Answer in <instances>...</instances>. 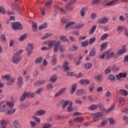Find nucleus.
<instances>
[{
  "label": "nucleus",
  "instance_id": "1",
  "mask_svg": "<svg viewBox=\"0 0 128 128\" xmlns=\"http://www.w3.org/2000/svg\"><path fill=\"white\" fill-rule=\"evenodd\" d=\"M106 60H110V58H112V56L114 58H116L118 56V54H115L114 52H111L110 50H109L108 51L104 52L100 55H99L98 58L102 60L106 58Z\"/></svg>",
  "mask_w": 128,
  "mask_h": 128
},
{
  "label": "nucleus",
  "instance_id": "2",
  "mask_svg": "<svg viewBox=\"0 0 128 128\" xmlns=\"http://www.w3.org/2000/svg\"><path fill=\"white\" fill-rule=\"evenodd\" d=\"M14 106V103L10 102H6V104H4V102H0V112H6L8 110Z\"/></svg>",
  "mask_w": 128,
  "mask_h": 128
},
{
  "label": "nucleus",
  "instance_id": "3",
  "mask_svg": "<svg viewBox=\"0 0 128 128\" xmlns=\"http://www.w3.org/2000/svg\"><path fill=\"white\" fill-rule=\"evenodd\" d=\"M24 52V50H19L17 51L14 56H13V58L12 59V62H14V64H16V62H19L21 60L20 58V54H22V52Z\"/></svg>",
  "mask_w": 128,
  "mask_h": 128
},
{
  "label": "nucleus",
  "instance_id": "4",
  "mask_svg": "<svg viewBox=\"0 0 128 128\" xmlns=\"http://www.w3.org/2000/svg\"><path fill=\"white\" fill-rule=\"evenodd\" d=\"M26 98H34V93L30 92H24L20 98V102H24Z\"/></svg>",
  "mask_w": 128,
  "mask_h": 128
},
{
  "label": "nucleus",
  "instance_id": "5",
  "mask_svg": "<svg viewBox=\"0 0 128 128\" xmlns=\"http://www.w3.org/2000/svg\"><path fill=\"white\" fill-rule=\"evenodd\" d=\"M14 30H22L24 27L20 22H13L11 23Z\"/></svg>",
  "mask_w": 128,
  "mask_h": 128
},
{
  "label": "nucleus",
  "instance_id": "6",
  "mask_svg": "<svg viewBox=\"0 0 128 128\" xmlns=\"http://www.w3.org/2000/svg\"><path fill=\"white\" fill-rule=\"evenodd\" d=\"M104 116V114L103 112H98L96 113L92 114L91 116L93 118L94 122H98L100 120V118Z\"/></svg>",
  "mask_w": 128,
  "mask_h": 128
},
{
  "label": "nucleus",
  "instance_id": "7",
  "mask_svg": "<svg viewBox=\"0 0 128 128\" xmlns=\"http://www.w3.org/2000/svg\"><path fill=\"white\" fill-rule=\"evenodd\" d=\"M66 88H62L58 92H56L54 94V97L58 98L59 96H62V94H66Z\"/></svg>",
  "mask_w": 128,
  "mask_h": 128
},
{
  "label": "nucleus",
  "instance_id": "8",
  "mask_svg": "<svg viewBox=\"0 0 128 128\" xmlns=\"http://www.w3.org/2000/svg\"><path fill=\"white\" fill-rule=\"evenodd\" d=\"M109 20L110 19L108 18L102 17V18H99L97 22L98 24H106V22H108Z\"/></svg>",
  "mask_w": 128,
  "mask_h": 128
},
{
  "label": "nucleus",
  "instance_id": "9",
  "mask_svg": "<svg viewBox=\"0 0 128 128\" xmlns=\"http://www.w3.org/2000/svg\"><path fill=\"white\" fill-rule=\"evenodd\" d=\"M17 86L18 88H20L24 86V79L22 76H20L18 78Z\"/></svg>",
  "mask_w": 128,
  "mask_h": 128
},
{
  "label": "nucleus",
  "instance_id": "10",
  "mask_svg": "<svg viewBox=\"0 0 128 128\" xmlns=\"http://www.w3.org/2000/svg\"><path fill=\"white\" fill-rule=\"evenodd\" d=\"M127 74L126 72H120L118 74L116 75V78L118 80L120 78H126Z\"/></svg>",
  "mask_w": 128,
  "mask_h": 128
},
{
  "label": "nucleus",
  "instance_id": "11",
  "mask_svg": "<svg viewBox=\"0 0 128 128\" xmlns=\"http://www.w3.org/2000/svg\"><path fill=\"white\" fill-rule=\"evenodd\" d=\"M79 82L82 86H88V84H90V81L88 80L81 79Z\"/></svg>",
  "mask_w": 128,
  "mask_h": 128
},
{
  "label": "nucleus",
  "instance_id": "12",
  "mask_svg": "<svg viewBox=\"0 0 128 128\" xmlns=\"http://www.w3.org/2000/svg\"><path fill=\"white\" fill-rule=\"evenodd\" d=\"M47 44L49 48H54V46L56 44V41L55 40L48 41Z\"/></svg>",
  "mask_w": 128,
  "mask_h": 128
},
{
  "label": "nucleus",
  "instance_id": "13",
  "mask_svg": "<svg viewBox=\"0 0 128 128\" xmlns=\"http://www.w3.org/2000/svg\"><path fill=\"white\" fill-rule=\"evenodd\" d=\"M124 52H126V46L124 45L122 46V48L120 50H119L117 52V55L118 54H124Z\"/></svg>",
  "mask_w": 128,
  "mask_h": 128
},
{
  "label": "nucleus",
  "instance_id": "14",
  "mask_svg": "<svg viewBox=\"0 0 128 128\" xmlns=\"http://www.w3.org/2000/svg\"><path fill=\"white\" fill-rule=\"evenodd\" d=\"M84 118L82 117H77L74 118L73 120V122L72 120L70 121V126H72V122H84Z\"/></svg>",
  "mask_w": 128,
  "mask_h": 128
},
{
  "label": "nucleus",
  "instance_id": "15",
  "mask_svg": "<svg viewBox=\"0 0 128 128\" xmlns=\"http://www.w3.org/2000/svg\"><path fill=\"white\" fill-rule=\"evenodd\" d=\"M46 82V80H38L34 83V86H40L44 84Z\"/></svg>",
  "mask_w": 128,
  "mask_h": 128
},
{
  "label": "nucleus",
  "instance_id": "16",
  "mask_svg": "<svg viewBox=\"0 0 128 128\" xmlns=\"http://www.w3.org/2000/svg\"><path fill=\"white\" fill-rule=\"evenodd\" d=\"M76 88H78V84H73L71 86V90L70 91V94H74L76 92Z\"/></svg>",
  "mask_w": 128,
  "mask_h": 128
},
{
  "label": "nucleus",
  "instance_id": "17",
  "mask_svg": "<svg viewBox=\"0 0 128 128\" xmlns=\"http://www.w3.org/2000/svg\"><path fill=\"white\" fill-rule=\"evenodd\" d=\"M46 110H39L34 114V116H44V114H46Z\"/></svg>",
  "mask_w": 128,
  "mask_h": 128
},
{
  "label": "nucleus",
  "instance_id": "18",
  "mask_svg": "<svg viewBox=\"0 0 128 128\" xmlns=\"http://www.w3.org/2000/svg\"><path fill=\"white\" fill-rule=\"evenodd\" d=\"M86 94V91L84 89H79L76 92V96H80V94Z\"/></svg>",
  "mask_w": 128,
  "mask_h": 128
},
{
  "label": "nucleus",
  "instance_id": "19",
  "mask_svg": "<svg viewBox=\"0 0 128 128\" xmlns=\"http://www.w3.org/2000/svg\"><path fill=\"white\" fill-rule=\"evenodd\" d=\"M58 80V76H56V74H54L52 75L51 78L49 79V82H56V80Z\"/></svg>",
  "mask_w": 128,
  "mask_h": 128
},
{
  "label": "nucleus",
  "instance_id": "20",
  "mask_svg": "<svg viewBox=\"0 0 128 128\" xmlns=\"http://www.w3.org/2000/svg\"><path fill=\"white\" fill-rule=\"evenodd\" d=\"M12 108H10L6 112V114L8 116H10V114H12L16 112V109Z\"/></svg>",
  "mask_w": 128,
  "mask_h": 128
},
{
  "label": "nucleus",
  "instance_id": "21",
  "mask_svg": "<svg viewBox=\"0 0 128 128\" xmlns=\"http://www.w3.org/2000/svg\"><path fill=\"white\" fill-rule=\"evenodd\" d=\"M108 80H109L110 82H116V76L114 74H110L108 76Z\"/></svg>",
  "mask_w": 128,
  "mask_h": 128
},
{
  "label": "nucleus",
  "instance_id": "22",
  "mask_svg": "<svg viewBox=\"0 0 128 128\" xmlns=\"http://www.w3.org/2000/svg\"><path fill=\"white\" fill-rule=\"evenodd\" d=\"M60 45V41H58L54 46V52H56L58 50V47Z\"/></svg>",
  "mask_w": 128,
  "mask_h": 128
},
{
  "label": "nucleus",
  "instance_id": "23",
  "mask_svg": "<svg viewBox=\"0 0 128 128\" xmlns=\"http://www.w3.org/2000/svg\"><path fill=\"white\" fill-rule=\"evenodd\" d=\"M67 110L68 112H72V110H74V108H72V102L70 101L68 106L67 108Z\"/></svg>",
  "mask_w": 128,
  "mask_h": 128
},
{
  "label": "nucleus",
  "instance_id": "24",
  "mask_svg": "<svg viewBox=\"0 0 128 128\" xmlns=\"http://www.w3.org/2000/svg\"><path fill=\"white\" fill-rule=\"evenodd\" d=\"M108 44V42H105L102 43L100 46V50H104L106 48Z\"/></svg>",
  "mask_w": 128,
  "mask_h": 128
},
{
  "label": "nucleus",
  "instance_id": "25",
  "mask_svg": "<svg viewBox=\"0 0 128 128\" xmlns=\"http://www.w3.org/2000/svg\"><path fill=\"white\" fill-rule=\"evenodd\" d=\"M61 102H64L62 104V108H66V106L70 104V100H66L64 101V100H62Z\"/></svg>",
  "mask_w": 128,
  "mask_h": 128
},
{
  "label": "nucleus",
  "instance_id": "26",
  "mask_svg": "<svg viewBox=\"0 0 128 128\" xmlns=\"http://www.w3.org/2000/svg\"><path fill=\"white\" fill-rule=\"evenodd\" d=\"M13 125L14 128H20V124L18 123V121L14 120L13 122Z\"/></svg>",
  "mask_w": 128,
  "mask_h": 128
},
{
  "label": "nucleus",
  "instance_id": "27",
  "mask_svg": "<svg viewBox=\"0 0 128 128\" xmlns=\"http://www.w3.org/2000/svg\"><path fill=\"white\" fill-rule=\"evenodd\" d=\"M72 6L70 3L66 4L65 5V9L66 10H74V8L70 6Z\"/></svg>",
  "mask_w": 128,
  "mask_h": 128
},
{
  "label": "nucleus",
  "instance_id": "28",
  "mask_svg": "<svg viewBox=\"0 0 128 128\" xmlns=\"http://www.w3.org/2000/svg\"><path fill=\"white\" fill-rule=\"evenodd\" d=\"M14 82V78H11L10 80H8V82L6 83L7 86H12Z\"/></svg>",
  "mask_w": 128,
  "mask_h": 128
},
{
  "label": "nucleus",
  "instance_id": "29",
  "mask_svg": "<svg viewBox=\"0 0 128 128\" xmlns=\"http://www.w3.org/2000/svg\"><path fill=\"white\" fill-rule=\"evenodd\" d=\"M74 24H76V22H68L65 26V28H70V26H73Z\"/></svg>",
  "mask_w": 128,
  "mask_h": 128
},
{
  "label": "nucleus",
  "instance_id": "30",
  "mask_svg": "<svg viewBox=\"0 0 128 128\" xmlns=\"http://www.w3.org/2000/svg\"><path fill=\"white\" fill-rule=\"evenodd\" d=\"M63 68L65 70H68V62L64 61L63 64Z\"/></svg>",
  "mask_w": 128,
  "mask_h": 128
},
{
  "label": "nucleus",
  "instance_id": "31",
  "mask_svg": "<svg viewBox=\"0 0 128 128\" xmlns=\"http://www.w3.org/2000/svg\"><path fill=\"white\" fill-rule=\"evenodd\" d=\"M120 92H121L122 94L124 96H126L128 95V90L124 89H120Z\"/></svg>",
  "mask_w": 128,
  "mask_h": 128
},
{
  "label": "nucleus",
  "instance_id": "32",
  "mask_svg": "<svg viewBox=\"0 0 128 128\" xmlns=\"http://www.w3.org/2000/svg\"><path fill=\"white\" fill-rule=\"evenodd\" d=\"M120 70V67H118L116 65H114L112 66V72H118V70Z\"/></svg>",
  "mask_w": 128,
  "mask_h": 128
},
{
  "label": "nucleus",
  "instance_id": "33",
  "mask_svg": "<svg viewBox=\"0 0 128 128\" xmlns=\"http://www.w3.org/2000/svg\"><path fill=\"white\" fill-rule=\"evenodd\" d=\"M52 34L50 33L46 34L45 35H44L42 37H41V40H46V38H48L50 36H52Z\"/></svg>",
  "mask_w": 128,
  "mask_h": 128
},
{
  "label": "nucleus",
  "instance_id": "34",
  "mask_svg": "<svg viewBox=\"0 0 128 128\" xmlns=\"http://www.w3.org/2000/svg\"><path fill=\"white\" fill-rule=\"evenodd\" d=\"M96 25H94L91 28L90 30V34H92L96 32Z\"/></svg>",
  "mask_w": 128,
  "mask_h": 128
},
{
  "label": "nucleus",
  "instance_id": "35",
  "mask_svg": "<svg viewBox=\"0 0 128 128\" xmlns=\"http://www.w3.org/2000/svg\"><path fill=\"white\" fill-rule=\"evenodd\" d=\"M27 37H28V34H25L22 35L21 36H20L18 38V40H20V42H22V40H26V38Z\"/></svg>",
  "mask_w": 128,
  "mask_h": 128
},
{
  "label": "nucleus",
  "instance_id": "36",
  "mask_svg": "<svg viewBox=\"0 0 128 128\" xmlns=\"http://www.w3.org/2000/svg\"><path fill=\"white\" fill-rule=\"evenodd\" d=\"M84 66L86 70H90L92 68V64L87 62L85 64Z\"/></svg>",
  "mask_w": 128,
  "mask_h": 128
},
{
  "label": "nucleus",
  "instance_id": "37",
  "mask_svg": "<svg viewBox=\"0 0 128 128\" xmlns=\"http://www.w3.org/2000/svg\"><path fill=\"white\" fill-rule=\"evenodd\" d=\"M47 27H48V23L45 22V23H44L43 24H41V26H40L38 27V30H41L46 28Z\"/></svg>",
  "mask_w": 128,
  "mask_h": 128
},
{
  "label": "nucleus",
  "instance_id": "38",
  "mask_svg": "<svg viewBox=\"0 0 128 128\" xmlns=\"http://www.w3.org/2000/svg\"><path fill=\"white\" fill-rule=\"evenodd\" d=\"M51 62L53 66H56V56H53Z\"/></svg>",
  "mask_w": 128,
  "mask_h": 128
},
{
  "label": "nucleus",
  "instance_id": "39",
  "mask_svg": "<svg viewBox=\"0 0 128 128\" xmlns=\"http://www.w3.org/2000/svg\"><path fill=\"white\" fill-rule=\"evenodd\" d=\"M32 26L34 32H36L38 30V24H36V22H33L32 23Z\"/></svg>",
  "mask_w": 128,
  "mask_h": 128
},
{
  "label": "nucleus",
  "instance_id": "40",
  "mask_svg": "<svg viewBox=\"0 0 128 128\" xmlns=\"http://www.w3.org/2000/svg\"><path fill=\"white\" fill-rule=\"evenodd\" d=\"M94 80H96L97 82L100 84L102 82V76L100 75H98L94 78Z\"/></svg>",
  "mask_w": 128,
  "mask_h": 128
},
{
  "label": "nucleus",
  "instance_id": "41",
  "mask_svg": "<svg viewBox=\"0 0 128 128\" xmlns=\"http://www.w3.org/2000/svg\"><path fill=\"white\" fill-rule=\"evenodd\" d=\"M96 50H94V48H93L90 51L89 56H96Z\"/></svg>",
  "mask_w": 128,
  "mask_h": 128
},
{
  "label": "nucleus",
  "instance_id": "42",
  "mask_svg": "<svg viewBox=\"0 0 128 128\" xmlns=\"http://www.w3.org/2000/svg\"><path fill=\"white\" fill-rule=\"evenodd\" d=\"M42 60H44V58H42V57L38 58L35 60V63L36 64H42Z\"/></svg>",
  "mask_w": 128,
  "mask_h": 128
},
{
  "label": "nucleus",
  "instance_id": "43",
  "mask_svg": "<svg viewBox=\"0 0 128 128\" xmlns=\"http://www.w3.org/2000/svg\"><path fill=\"white\" fill-rule=\"evenodd\" d=\"M2 80H10L12 78H10V75H4V76H2Z\"/></svg>",
  "mask_w": 128,
  "mask_h": 128
},
{
  "label": "nucleus",
  "instance_id": "44",
  "mask_svg": "<svg viewBox=\"0 0 128 128\" xmlns=\"http://www.w3.org/2000/svg\"><path fill=\"white\" fill-rule=\"evenodd\" d=\"M96 108H98V106L94 104H93L88 107V110H96Z\"/></svg>",
  "mask_w": 128,
  "mask_h": 128
},
{
  "label": "nucleus",
  "instance_id": "45",
  "mask_svg": "<svg viewBox=\"0 0 128 128\" xmlns=\"http://www.w3.org/2000/svg\"><path fill=\"white\" fill-rule=\"evenodd\" d=\"M118 2V0H113L108 3H106L105 5L107 6H112V4H116V2Z\"/></svg>",
  "mask_w": 128,
  "mask_h": 128
},
{
  "label": "nucleus",
  "instance_id": "46",
  "mask_svg": "<svg viewBox=\"0 0 128 128\" xmlns=\"http://www.w3.org/2000/svg\"><path fill=\"white\" fill-rule=\"evenodd\" d=\"M101 0H91L92 4L98 5Z\"/></svg>",
  "mask_w": 128,
  "mask_h": 128
},
{
  "label": "nucleus",
  "instance_id": "47",
  "mask_svg": "<svg viewBox=\"0 0 128 128\" xmlns=\"http://www.w3.org/2000/svg\"><path fill=\"white\" fill-rule=\"evenodd\" d=\"M86 8H83L80 12V16H84V14H86Z\"/></svg>",
  "mask_w": 128,
  "mask_h": 128
},
{
  "label": "nucleus",
  "instance_id": "48",
  "mask_svg": "<svg viewBox=\"0 0 128 128\" xmlns=\"http://www.w3.org/2000/svg\"><path fill=\"white\" fill-rule=\"evenodd\" d=\"M88 88H89V90L90 92H92V91L94 90V84L92 83L90 84Z\"/></svg>",
  "mask_w": 128,
  "mask_h": 128
},
{
  "label": "nucleus",
  "instance_id": "49",
  "mask_svg": "<svg viewBox=\"0 0 128 128\" xmlns=\"http://www.w3.org/2000/svg\"><path fill=\"white\" fill-rule=\"evenodd\" d=\"M88 46V40L84 41L81 43V46L84 48Z\"/></svg>",
  "mask_w": 128,
  "mask_h": 128
},
{
  "label": "nucleus",
  "instance_id": "50",
  "mask_svg": "<svg viewBox=\"0 0 128 128\" xmlns=\"http://www.w3.org/2000/svg\"><path fill=\"white\" fill-rule=\"evenodd\" d=\"M114 108H116V105H112L110 108L106 110V112H112V110L114 109Z\"/></svg>",
  "mask_w": 128,
  "mask_h": 128
},
{
  "label": "nucleus",
  "instance_id": "51",
  "mask_svg": "<svg viewBox=\"0 0 128 128\" xmlns=\"http://www.w3.org/2000/svg\"><path fill=\"white\" fill-rule=\"evenodd\" d=\"M114 108H116V105H112L110 108L106 110V112H112V110L114 109Z\"/></svg>",
  "mask_w": 128,
  "mask_h": 128
},
{
  "label": "nucleus",
  "instance_id": "52",
  "mask_svg": "<svg viewBox=\"0 0 128 128\" xmlns=\"http://www.w3.org/2000/svg\"><path fill=\"white\" fill-rule=\"evenodd\" d=\"M0 14H6V9L2 6H0Z\"/></svg>",
  "mask_w": 128,
  "mask_h": 128
},
{
  "label": "nucleus",
  "instance_id": "53",
  "mask_svg": "<svg viewBox=\"0 0 128 128\" xmlns=\"http://www.w3.org/2000/svg\"><path fill=\"white\" fill-rule=\"evenodd\" d=\"M32 118L38 124H40V119L36 116H34L32 117Z\"/></svg>",
  "mask_w": 128,
  "mask_h": 128
},
{
  "label": "nucleus",
  "instance_id": "54",
  "mask_svg": "<svg viewBox=\"0 0 128 128\" xmlns=\"http://www.w3.org/2000/svg\"><path fill=\"white\" fill-rule=\"evenodd\" d=\"M108 38V34H105L102 36L100 37V40H106Z\"/></svg>",
  "mask_w": 128,
  "mask_h": 128
},
{
  "label": "nucleus",
  "instance_id": "55",
  "mask_svg": "<svg viewBox=\"0 0 128 128\" xmlns=\"http://www.w3.org/2000/svg\"><path fill=\"white\" fill-rule=\"evenodd\" d=\"M112 72V70H110V66H108L107 68L104 70L105 74H110Z\"/></svg>",
  "mask_w": 128,
  "mask_h": 128
},
{
  "label": "nucleus",
  "instance_id": "56",
  "mask_svg": "<svg viewBox=\"0 0 128 128\" xmlns=\"http://www.w3.org/2000/svg\"><path fill=\"white\" fill-rule=\"evenodd\" d=\"M98 106L99 108H100V110H103V111L106 110V108H104V105H102V104H98Z\"/></svg>",
  "mask_w": 128,
  "mask_h": 128
},
{
  "label": "nucleus",
  "instance_id": "57",
  "mask_svg": "<svg viewBox=\"0 0 128 128\" xmlns=\"http://www.w3.org/2000/svg\"><path fill=\"white\" fill-rule=\"evenodd\" d=\"M0 40L4 42H6V35L4 34H1L0 36Z\"/></svg>",
  "mask_w": 128,
  "mask_h": 128
},
{
  "label": "nucleus",
  "instance_id": "58",
  "mask_svg": "<svg viewBox=\"0 0 128 128\" xmlns=\"http://www.w3.org/2000/svg\"><path fill=\"white\" fill-rule=\"evenodd\" d=\"M46 88H47L48 90H52V88H54V85H52V83H49L46 86Z\"/></svg>",
  "mask_w": 128,
  "mask_h": 128
},
{
  "label": "nucleus",
  "instance_id": "59",
  "mask_svg": "<svg viewBox=\"0 0 128 128\" xmlns=\"http://www.w3.org/2000/svg\"><path fill=\"white\" fill-rule=\"evenodd\" d=\"M82 26H84L83 24H79L78 26H74V28L75 30H80V28H82Z\"/></svg>",
  "mask_w": 128,
  "mask_h": 128
},
{
  "label": "nucleus",
  "instance_id": "60",
  "mask_svg": "<svg viewBox=\"0 0 128 128\" xmlns=\"http://www.w3.org/2000/svg\"><path fill=\"white\" fill-rule=\"evenodd\" d=\"M90 42L89 45L90 46L92 44H94L96 42V38H91L89 40Z\"/></svg>",
  "mask_w": 128,
  "mask_h": 128
},
{
  "label": "nucleus",
  "instance_id": "61",
  "mask_svg": "<svg viewBox=\"0 0 128 128\" xmlns=\"http://www.w3.org/2000/svg\"><path fill=\"white\" fill-rule=\"evenodd\" d=\"M78 46L74 44L72 48H70L71 52H74V50H78Z\"/></svg>",
  "mask_w": 128,
  "mask_h": 128
},
{
  "label": "nucleus",
  "instance_id": "62",
  "mask_svg": "<svg viewBox=\"0 0 128 128\" xmlns=\"http://www.w3.org/2000/svg\"><path fill=\"white\" fill-rule=\"evenodd\" d=\"M68 22V20L66 18H62L61 19V22L62 24H66Z\"/></svg>",
  "mask_w": 128,
  "mask_h": 128
},
{
  "label": "nucleus",
  "instance_id": "63",
  "mask_svg": "<svg viewBox=\"0 0 128 128\" xmlns=\"http://www.w3.org/2000/svg\"><path fill=\"white\" fill-rule=\"evenodd\" d=\"M60 40L62 42H68V37L66 36H61Z\"/></svg>",
  "mask_w": 128,
  "mask_h": 128
},
{
  "label": "nucleus",
  "instance_id": "64",
  "mask_svg": "<svg viewBox=\"0 0 128 128\" xmlns=\"http://www.w3.org/2000/svg\"><path fill=\"white\" fill-rule=\"evenodd\" d=\"M110 124L112 125L114 124H116V121L114 120V119L112 118L110 119H108Z\"/></svg>",
  "mask_w": 128,
  "mask_h": 128
}]
</instances>
